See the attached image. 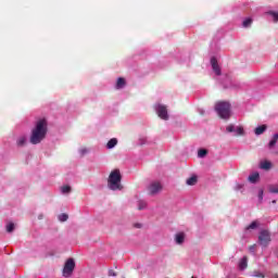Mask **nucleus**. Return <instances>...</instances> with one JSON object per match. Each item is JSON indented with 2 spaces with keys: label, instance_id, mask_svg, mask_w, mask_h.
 <instances>
[{
  "label": "nucleus",
  "instance_id": "obj_1",
  "mask_svg": "<svg viewBox=\"0 0 278 278\" xmlns=\"http://www.w3.org/2000/svg\"><path fill=\"white\" fill-rule=\"evenodd\" d=\"M49 131V124L45 118L36 122L35 127L31 129L29 142L30 144H40L45 138H47V132Z\"/></svg>",
  "mask_w": 278,
  "mask_h": 278
},
{
  "label": "nucleus",
  "instance_id": "obj_2",
  "mask_svg": "<svg viewBox=\"0 0 278 278\" xmlns=\"http://www.w3.org/2000/svg\"><path fill=\"white\" fill-rule=\"evenodd\" d=\"M122 179L121 169L112 170L108 179L110 190H123V185H121Z\"/></svg>",
  "mask_w": 278,
  "mask_h": 278
},
{
  "label": "nucleus",
  "instance_id": "obj_3",
  "mask_svg": "<svg viewBox=\"0 0 278 278\" xmlns=\"http://www.w3.org/2000/svg\"><path fill=\"white\" fill-rule=\"evenodd\" d=\"M215 112L218 114L219 118H230L231 104L227 101H219L215 104Z\"/></svg>",
  "mask_w": 278,
  "mask_h": 278
},
{
  "label": "nucleus",
  "instance_id": "obj_4",
  "mask_svg": "<svg viewBox=\"0 0 278 278\" xmlns=\"http://www.w3.org/2000/svg\"><path fill=\"white\" fill-rule=\"evenodd\" d=\"M75 270V260L68 258L63 267V277H71L73 275V271Z\"/></svg>",
  "mask_w": 278,
  "mask_h": 278
},
{
  "label": "nucleus",
  "instance_id": "obj_5",
  "mask_svg": "<svg viewBox=\"0 0 278 278\" xmlns=\"http://www.w3.org/2000/svg\"><path fill=\"white\" fill-rule=\"evenodd\" d=\"M154 110L159 116V118H162V121H168V109L164 104H156L154 106Z\"/></svg>",
  "mask_w": 278,
  "mask_h": 278
},
{
  "label": "nucleus",
  "instance_id": "obj_6",
  "mask_svg": "<svg viewBox=\"0 0 278 278\" xmlns=\"http://www.w3.org/2000/svg\"><path fill=\"white\" fill-rule=\"evenodd\" d=\"M258 242L261 247H268L270 244V231L262 230L258 236Z\"/></svg>",
  "mask_w": 278,
  "mask_h": 278
},
{
  "label": "nucleus",
  "instance_id": "obj_7",
  "mask_svg": "<svg viewBox=\"0 0 278 278\" xmlns=\"http://www.w3.org/2000/svg\"><path fill=\"white\" fill-rule=\"evenodd\" d=\"M162 182L160 181H154V182H151L149 186H148V192L150 195H155L160 192H162Z\"/></svg>",
  "mask_w": 278,
  "mask_h": 278
},
{
  "label": "nucleus",
  "instance_id": "obj_8",
  "mask_svg": "<svg viewBox=\"0 0 278 278\" xmlns=\"http://www.w3.org/2000/svg\"><path fill=\"white\" fill-rule=\"evenodd\" d=\"M211 66L215 73V75L220 76L222 72H220V66L218 65V61L216 60V56H213L211 59Z\"/></svg>",
  "mask_w": 278,
  "mask_h": 278
},
{
  "label": "nucleus",
  "instance_id": "obj_9",
  "mask_svg": "<svg viewBox=\"0 0 278 278\" xmlns=\"http://www.w3.org/2000/svg\"><path fill=\"white\" fill-rule=\"evenodd\" d=\"M260 167L263 170H270V168H273V163H270L269 161H264V162H261Z\"/></svg>",
  "mask_w": 278,
  "mask_h": 278
},
{
  "label": "nucleus",
  "instance_id": "obj_10",
  "mask_svg": "<svg viewBox=\"0 0 278 278\" xmlns=\"http://www.w3.org/2000/svg\"><path fill=\"white\" fill-rule=\"evenodd\" d=\"M249 258L247 256H243L239 262V268L240 270H244L248 266Z\"/></svg>",
  "mask_w": 278,
  "mask_h": 278
},
{
  "label": "nucleus",
  "instance_id": "obj_11",
  "mask_svg": "<svg viewBox=\"0 0 278 278\" xmlns=\"http://www.w3.org/2000/svg\"><path fill=\"white\" fill-rule=\"evenodd\" d=\"M278 143V134H275L271 140L268 143L269 149H274V147Z\"/></svg>",
  "mask_w": 278,
  "mask_h": 278
},
{
  "label": "nucleus",
  "instance_id": "obj_12",
  "mask_svg": "<svg viewBox=\"0 0 278 278\" xmlns=\"http://www.w3.org/2000/svg\"><path fill=\"white\" fill-rule=\"evenodd\" d=\"M126 84L127 83L125 81V78L119 77L116 83L117 90H121V88H125Z\"/></svg>",
  "mask_w": 278,
  "mask_h": 278
},
{
  "label": "nucleus",
  "instance_id": "obj_13",
  "mask_svg": "<svg viewBox=\"0 0 278 278\" xmlns=\"http://www.w3.org/2000/svg\"><path fill=\"white\" fill-rule=\"evenodd\" d=\"M17 147H25L27 144V137L22 136L16 140Z\"/></svg>",
  "mask_w": 278,
  "mask_h": 278
},
{
  "label": "nucleus",
  "instance_id": "obj_14",
  "mask_svg": "<svg viewBox=\"0 0 278 278\" xmlns=\"http://www.w3.org/2000/svg\"><path fill=\"white\" fill-rule=\"evenodd\" d=\"M260 179V173H254L249 176L248 180L250 184H255Z\"/></svg>",
  "mask_w": 278,
  "mask_h": 278
},
{
  "label": "nucleus",
  "instance_id": "obj_15",
  "mask_svg": "<svg viewBox=\"0 0 278 278\" xmlns=\"http://www.w3.org/2000/svg\"><path fill=\"white\" fill-rule=\"evenodd\" d=\"M264 131H266V125H262L255 128L254 134L256 136H262V134H264Z\"/></svg>",
  "mask_w": 278,
  "mask_h": 278
},
{
  "label": "nucleus",
  "instance_id": "obj_16",
  "mask_svg": "<svg viewBox=\"0 0 278 278\" xmlns=\"http://www.w3.org/2000/svg\"><path fill=\"white\" fill-rule=\"evenodd\" d=\"M185 238H186V235H184V232L177 233L176 235V243L184 244Z\"/></svg>",
  "mask_w": 278,
  "mask_h": 278
},
{
  "label": "nucleus",
  "instance_id": "obj_17",
  "mask_svg": "<svg viewBox=\"0 0 278 278\" xmlns=\"http://www.w3.org/2000/svg\"><path fill=\"white\" fill-rule=\"evenodd\" d=\"M116 144H118V140H116V138H113L106 143V147L108 149H114Z\"/></svg>",
  "mask_w": 278,
  "mask_h": 278
},
{
  "label": "nucleus",
  "instance_id": "obj_18",
  "mask_svg": "<svg viewBox=\"0 0 278 278\" xmlns=\"http://www.w3.org/2000/svg\"><path fill=\"white\" fill-rule=\"evenodd\" d=\"M198 178L197 176H192L187 179V186H197Z\"/></svg>",
  "mask_w": 278,
  "mask_h": 278
},
{
  "label": "nucleus",
  "instance_id": "obj_19",
  "mask_svg": "<svg viewBox=\"0 0 278 278\" xmlns=\"http://www.w3.org/2000/svg\"><path fill=\"white\" fill-rule=\"evenodd\" d=\"M59 220H60L61 223H66V220H68V214H66V213L60 214V215H59Z\"/></svg>",
  "mask_w": 278,
  "mask_h": 278
},
{
  "label": "nucleus",
  "instance_id": "obj_20",
  "mask_svg": "<svg viewBox=\"0 0 278 278\" xmlns=\"http://www.w3.org/2000/svg\"><path fill=\"white\" fill-rule=\"evenodd\" d=\"M71 190H72L71 186H68V185L61 187V192L63 194H68V192H71Z\"/></svg>",
  "mask_w": 278,
  "mask_h": 278
},
{
  "label": "nucleus",
  "instance_id": "obj_21",
  "mask_svg": "<svg viewBox=\"0 0 278 278\" xmlns=\"http://www.w3.org/2000/svg\"><path fill=\"white\" fill-rule=\"evenodd\" d=\"M205 155H207V150L205 149H200L198 151V157H205Z\"/></svg>",
  "mask_w": 278,
  "mask_h": 278
},
{
  "label": "nucleus",
  "instance_id": "obj_22",
  "mask_svg": "<svg viewBox=\"0 0 278 278\" xmlns=\"http://www.w3.org/2000/svg\"><path fill=\"white\" fill-rule=\"evenodd\" d=\"M253 23L252 18H247L243 21V27H251V24Z\"/></svg>",
  "mask_w": 278,
  "mask_h": 278
},
{
  "label": "nucleus",
  "instance_id": "obj_23",
  "mask_svg": "<svg viewBox=\"0 0 278 278\" xmlns=\"http://www.w3.org/2000/svg\"><path fill=\"white\" fill-rule=\"evenodd\" d=\"M7 231L8 233H12V231H14V223H9L7 225Z\"/></svg>",
  "mask_w": 278,
  "mask_h": 278
},
{
  "label": "nucleus",
  "instance_id": "obj_24",
  "mask_svg": "<svg viewBox=\"0 0 278 278\" xmlns=\"http://www.w3.org/2000/svg\"><path fill=\"white\" fill-rule=\"evenodd\" d=\"M245 229H257V222H252L249 226L245 227Z\"/></svg>",
  "mask_w": 278,
  "mask_h": 278
},
{
  "label": "nucleus",
  "instance_id": "obj_25",
  "mask_svg": "<svg viewBox=\"0 0 278 278\" xmlns=\"http://www.w3.org/2000/svg\"><path fill=\"white\" fill-rule=\"evenodd\" d=\"M269 192H271V194H278V187L270 186L269 187Z\"/></svg>",
  "mask_w": 278,
  "mask_h": 278
},
{
  "label": "nucleus",
  "instance_id": "obj_26",
  "mask_svg": "<svg viewBox=\"0 0 278 278\" xmlns=\"http://www.w3.org/2000/svg\"><path fill=\"white\" fill-rule=\"evenodd\" d=\"M269 14H270V16H273L275 23H277V21H278V12L270 11Z\"/></svg>",
  "mask_w": 278,
  "mask_h": 278
},
{
  "label": "nucleus",
  "instance_id": "obj_27",
  "mask_svg": "<svg viewBox=\"0 0 278 278\" xmlns=\"http://www.w3.org/2000/svg\"><path fill=\"white\" fill-rule=\"evenodd\" d=\"M253 277L264 278L265 276H264V274H262L261 271L255 270V271L253 273Z\"/></svg>",
  "mask_w": 278,
  "mask_h": 278
},
{
  "label": "nucleus",
  "instance_id": "obj_28",
  "mask_svg": "<svg viewBox=\"0 0 278 278\" xmlns=\"http://www.w3.org/2000/svg\"><path fill=\"white\" fill-rule=\"evenodd\" d=\"M237 136H244V128L238 127L237 128Z\"/></svg>",
  "mask_w": 278,
  "mask_h": 278
},
{
  "label": "nucleus",
  "instance_id": "obj_29",
  "mask_svg": "<svg viewBox=\"0 0 278 278\" xmlns=\"http://www.w3.org/2000/svg\"><path fill=\"white\" fill-rule=\"evenodd\" d=\"M144 207H147V202H144V201H139L138 210H144Z\"/></svg>",
  "mask_w": 278,
  "mask_h": 278
},
{
  "label": "nucleus",
  "instance_id": "obj_30",
  "mask_svg": "<svg viewBox=\"0 0 278 278\" xmlns=\"http://www.w3.org/2000/svg\"><path fill=\"white\" fill-rule=\"evenodd\" d=\"M226 131H228V134H231L233 131V125L227 126Z\"/></svg>",
  "mask_w": 278,
  "mask_h": 278
},
{
  "label": "nucleus",
  "instance_id": "obj_31",
  "mask_svg": "<svg viewBox=\"0 0 278 278\" xmlns=\"http://www.w3.org/2000/svg\"><path fill=\"white\" fill-rule=\"evenodd\" d=\"M88 153V150L87 149H81L80 150V155H86Z\"/></svg>",
  "mask_w": 278,
  "mask_h": 278
},
{
  "label": "nucleus",
  "instance_id": "obj_32",
  "mask_svg": "<svg viewBox=\"0 0 278 278\" xmlns=\"http://www.w3.org/2000/svg\"><path fill=\"white\" fill-rule=\"evenodd\" d=\"M135 227H136L137 229H140V227H142V225H141V224H135Z\"/></svg>",
  "mask_w": 278,
  "mask_h": 278
},
{
  "label": "nucleus",
  "instance_id": "obj_33",
  "mask_svg": "<svg viewBox=\"0 0 278 278\" xmlns=\"http://www.w3.org/2000/svg\"><path fill=\"white\" fill-rule=\"evenodd\" d=\"M110 276H111V277H116V273H112V271H111V273H110Z\"/></svg>",
  "mask_w": 278,
  "mask_h": 278
},
{
  "label": "nucleus",
  "instance_id": "obj_34",
  "mask_svg": "<svg viewBox=\"0 0 278 278\" xmlns=\"http://www.w3.org/2000/svg\"><path fill=\"white\" fill-rule=\"evenodd\" d=\"M264 191L260 192V199H263Z\"/></svg>",
  "mask_w": 278,
  "mask_h": 278
},
{
  "label": "nucleus",
  "instance_id": "obj_35",
  "mask_svg": "<svg viewBox=\"0 0 278 278\" xmlns=\"http://www.w3.org/2000/svg\"><path fill=\"white\" fill-rule=\"evenodd\" d=\"M141 140H142L141 144H144L146 139H141Z\"/></svg>",
  "mask_w": 278,
  "mask_h": 278
},
{
  "label": "nucleus",
  "instance_id": "obj_36",
  "mask_svg": "<svg viewBox=\"0 0 278 278\" xmlns=\"http://www.w3.org/2000/svg\"><path fill=\"white\" fill-rule=\"evenodd\" d=\"M277 278H278V276H277Z\"/></svg>",
  "mask_w": 278,
  "mask_h": 278
}]
</instances>
